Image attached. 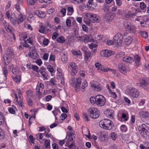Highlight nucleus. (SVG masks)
<instances>
[{
    "instance_id": "5fc2aeb1",
    "label": "nucleus",
    "mask_w": 149,
    "mask_h": 149,
    "mask_svg": "<svg viewBox=\"0 0 149 149\" xmlns=\"http://www.w3.org/2000/svg\"><path fill=\"white\" fill-rule=\"evenodd\" d=\"M19 70V68L17 67H14L12 70V72L13 74H16L18 72Z\"/></svg>"
},
{
    "instance_id": "1a4fd4ad",
    "label": "nucleus",
    "mask_w": 149,
    "mask_h": 149,
    "mask_svg": "<svg viewBox=\"0 0 149 149\" xmlns=\"http://www.w3.org/2000/svg\"><path fill=\"white\" fill-rule=\"evenodd\" d=\"M68 70L71 71V74L72 76H74L77 73V67L76 64L74 62L70 63L68 66Z\"/></svg>"
},
{
    "instance_id": "dca6fc26",
    "label": "nucleus",
    "mask_w": 149,
    "mask_h": 149,
    "mask_svg": "<svg viewBox=\"0 0 149 149\" xmlns=\"http://www.w3.org/2000/svg\"><path fill=\"white\" fill-rule=\"evenodd\" d=\"M118 68L121 73L125 75L127 74V71L124 64L122 63H119L118 65Z\"/></svg>"
},
{
    "instance_id": "6ab92c4d",
    "label": "nucleus",
    "mask_w": 149,
    "mask_h": 149,
    "mask_svg": "<svg viewBox=\"0 0 149 149\" xmlns=\"http://www.w3.org/2000/svg\"><path fill=\"white\" fill-rule=\"evenodd\" d=\"M134 61L136 65L137 66H139L141 65V58L138 55H135L134 56Z\"/></svg>"
},
{
    "instance_id": "7c9ffc66",
    "label": "nucleus",
    "mask_w": 149,
    "mask_h": 149,
    "mask_svg": "<svg viewBox=\"0 0 149 149\" xmlns=\"http://www.w3.org/2000/svg\"><path fill=\"white\" fill-rule=\"evenodd\" d=\"M5 120V118L4 117L2 113L0 112V126L3 124Z\"/></svg>"
},
{
    "instance_id": "774afa93",
    "label": "nucleus",
    "mask_w": 149,
    "mask_h": 149,
    "mask_svg": "<svg viewBox=\"0 0 149 149\" xmlns=\"http://www.w3.org/2000/svg\"><path fill=\"white\" fill-rule=\"evenodd\" d=\"M146 5L143 2H141L140 3V7L142 10H144L146 8Z\"/></svg>"
},
{
    "instance_id": "e433bc0d",
    "label": "nucleus",
    "mask_w": 149,
    "mask_h": 149,
    "mask_svg": "<svg viewBox=\"0 0 149 149\" xmlns=\"http://www.w3.org/2000/svg\"><path fill=\"white\" fill-rule=\"evenodd\" d=\"M121 117V118L123 119L124 121H127L128 118V115L127 113H122Z\"/></svg>"
},
{
    "instance_id": "4be33fe9",
    "label": "nucleus",
    "mask_w": 149,
    "mask_h": 149,
    "mask_svg": "<svg viewBox=\"0 0 149 149\" xmlns=\"http://www.w3.org/2000/svg\"><path fill=\"white\" fill-rule=\"evenodd\" d=\"M17 18L15 14H12L11 15L10 20L13 24L14 25H16V21Z\"/></svg>"
},
{
    "instance_id": "a18cd8bd",
    "label": "nucleus",
    "mask_w": 149,
    "mask_h": 149,
    "mask_svg": "<svg viewBox=\"0 0 149 149\" xmlns=\"http://www.w3.org/2000/svg\"><path fill=\"white\" fill-rule=\"evenodd\" d=\"M39 31L42 33H45L44 26L43 25L40 26L39 29Z\"/></svg>"
},
{
    "instance_id": "cd10ccee",
    "label": "nucleus",
    "mask_w": 149,
    "mask_h": 149,
    "mask_svg": "<svg viewBox=\"0 0 149 149\" xmlns=\"http://www.w3.org/2000/svg\"><path fill=\"white\" fill-rule=\"evenodd\" d=\"M140 116L141 118H146L149 117V113L146 111H142L140 112Z\"/></svg>"
},
{
    "instance_id": "8fccbe9b",
    "label": "nucleus",
    "mask_w": 149,
    "mask_h": 149,
    "mask_svg": "<svg viewBox=\"0 0 149 149\" xmlns=\"http://www.w3.org/2000/svg\"><path fill=\"white\" fill-rule=\"evenodd\" d=\"M44 135V134L41 133H38L36 134L37 139H42Z\"/></svg>"
},
{
    "instance_id": "423d86ee",
    "label": "nucleus",
    "mask_w": 149,
    "mask_h": 149,
    "mask_svg": "<svg viewBox=\"0 0 149 149\" xmlns=\"http://www.w3.org/2000/svg\"><path fill=\"white\" fill-rule=\"evenodd\" d=\"M14 56V52L13 49H8L7 51V53L3 56V62L5 65H7L9 63L10 59L12 58Z\"/></svg>"
},
{
    "instance_id": "f8f14e48",
    "label": "nucleus",
    "mask_w": 149,
    "mask_h": 149,
    "mask_svg": "<svg viewBox=\"0 0 149 149\" xmlns=\"http://www.w3.org/2000/svg\"><path fill=\"white\" fill-rule=\"evenodd\" d=\"M96 99V104L99 106H103L106 103L105 98L101 95H97Z\"/></svg>"
},
{
    "instance_id": "3c124183",
    "label": "nucleus",
    "mask_w": 149,
    "mask_h": 149,
    "mask_svg": "<svg viewBox=\"0 0 149 149\" xmlns=\"http://www.w3.org/2000/svg\"><path fill=\"white\" fill-rule=\"evenodd\" d=\"M16 107L14 105L12 106V107L10 108L8 111L10 113H12L14 114L15 113V109Z\"/></svg>"
},
{
    "instance_id": "09e8293b",
    "label": "nucleus",
    "mask_w": 149,
    "mask_h": 149,
    "mask_svg": "<svg viewBox=\"0 0 149 149\" xmlns=\"http://www.w3.org/2000/svg\"><path fill=\"white\" fill-rule=\"evenodd\" d=\"M24 42V43H29L31 45H33V40L32 38H29Z\"/></svg>"
},
{
    "instance_id": "a19ab883",
    "label": "nucleus",
    "mask_w": 149,
    "mask_h": 149,
    "mask_svg": "<svg viewBox=\"0 0 149 149\" xmlns=\"http://www.w3.org/2000/svg\"><path fill=\"white\" fill-rule=\"evenodd\" d=\"M2 71L3 74L4 75L5 77L6 78V76L8 73L7 68L6 67H3L2 68Z\"/></svg>"
},
{
    "instance_id": "b1692460",
    "label": "nucleus",
    "mask_w": 149,
    "mask_h": 149,
    "mask_svg": "<svg viewBox=\"0 0 149 149\" xmlns=\"http://www.w3.org/2000/svg\"><path fill=\"white\" fill-rule=\"evenodd\" d=\"M82 132L83 134L86 136L87 137L89 138L90 136V133L89 130L86 127H84L83 128Z\"/></svg>"
},
{
    "instance_id": "e2e57ef3",
    "label": "nucleus",
    "mask_w": 149,
    "mask_h": 149,
    "mask_svg": "<svg viewBox=\"0 0 149 149\" xmlns=\"http://www.w3.org/2000/svg\"><path fill=\"white\" fill-rule=\"evenodd\" d=\"M120 129L122 132H125L127 130V127L125 125H122L120 127Z\"/></svg>"
},
{
    "instance_id": "bb28decb",
    "label": "nucleus",
    "mask_w": 149,
    "mask_h": 149,
    "mask_svg": "<svg viewBox=\"0 0 149 149\" xmlns=\"http://www.w3.org/2000/svg\"><path fill=\"white\" fill-rule=\"evenodd\" d=\"M45 69L44 67L41 68L39 70L40 73L42 75L43 77L45 78H47V74L45 72Z\"/></svg>"
},
{
    "instance_id": "4468645a",
    "label": "nucleus",
    "mask_w": 149,
    "mask_h": 149,
    "mask_svg": "<svg viewBox=\"0 0 149 149\" xmlns=\"http://www.w3.org/2000/svg\"><path fill=\"white\" fill-rule=\"evenodd\" d=\"M92 89L94 91H100L101 90V87L100 84L96 81L93 82L91 85Z\"/></svg>"
},
{
    "instance_id": "49530a36",
    "label": "nucleus",
    "mask_w": 149,
    "mask_h": 149,
    "mask_svg": "<svg viewBox=\"0 0 149 149\" xmlns=\"http://www.w3.org/2000/svg\"><path fill=\"white\" fill-rule=\"evenodd\" d=\"M56 41L58 42L62 43L65 42V38L63 37H61L58 38Z\"/></svg>"
},
{
    "instance_id": "c9c22d12",
    "label": "nucleus",
    "mask_w": 149,
    "mask_h": 149,
    "mask_svg": "<svg viewBox=\"0 0 149 149\" xmlns=\"http://www.w3.org/2000/svg\"><path fill=\"white\" fill-rule=\"evenodd\" d=\"M50 140L46 139L45 140L44 145L46 148L47 149L50 148Z\"/></svg>"
},
{
    "instance_id": "0eeeda50",
    "label": "nucleus",
    "mask_w": 149,
    "mask_h": 149,
    "mask_svg": "<svg viewBox=\"0 0 149 149\" xmlns=\"http://www.w3.org/2000/svg\"><path fill=\"white\" fill-rule=\"evenodd\" d=\"M84 14V15H85V18L89 20L91 22L97 23L100 21L99 17L96 14L85 13Z\"/></svg>"
},
{
    "instance_id": "2eb2a0df",
    "label": "nucleus",
    "mask_w": 149,
    "mask_h": 149,
    "mask_svg": "<svg viewBox=\"0 0 149 149\" xmlns=\"http://www.w3.org/2000/svg\"><path fill=\"white\" fill-rule=\"evenodd\" d=\"M95 66L98 70H100L101 71L104 72H107L108 71L109 68H106L103 65H102L100 63H95Z\"/></svg>"
},
{
    "instance_id": "603ef678",
    "label": "nucleus",
    "mask_w": 149,
    "mask_h": 149,
    "mask_svg": "<svg viewBox=\"0 0 149 149\" xmlns=\"http://www.w3.org/2000/svg\"><path fill=\"white\" fill-rule=\"evenodd\" d=\"M47 69L51 73H54L55 72L53 67L51 65H48L47 67Z\"/></svg>"
},
{
    "instance_id": "20e7f679",
    "label": "nucleus",
    "mask_w": 149,
    "mask_h": 149,
    "mask_svg": "<svg viewBox=\"0 0 149 149\" xmlns=\"http://www.w3.org/2000/svg\"><path fill=\"white\" fill-rule=\"evenodd\" d=\"M81 81V79L80 78H76L72 77L70 81V82L71 85L75 88L76 91L77 92L80 89Z\"/></svg>"
},
{
    "instance_id": "6e6552de",
    "label": "nucleus",
    "mask_w": 149,
    "mask_h": 149,
    "mask_svg": "<svg viewBox=\"0 0 149 149\" xmlns=\"http://www.w3.org/2000/svg\"><path fill=\"white\" fill-rule=\"evenodd\" d=\"M128 94L133 98H137L139 95V92L136 88L130 87L126 89Z\"/></svg>"
},
{
    "instance_id": "2f4dec72",
    "label": "nucleus",
    "mask_w": 149,
    "mask_h": 149,
    "mask_svg": "<svg viewBox=\"0 0 149 149\" xmlns=\"http://www.w3.org/2000/svg\"><path fill=\"white\" fill-rule=\"evenodd\" d=\"M89 47L93 50H95L97 49V44L93 43H91L88 44Z\"/></svg>"
},
{
    "instance_id": "f3484780",
    "label": "nucleus",
    "mask_w": 149,
    "mask_h": 149,
    "mask_svg": "<svg viewBox=\"0 0 149 149\" xmlns=\"http://www.w3.org/2000/svg\"><path fill=\"white\" fill-rule=\"evenodd\" d=\"M30 56L33 59H36L37 58L38 55L35 49H31L29 54Z\"/></svg>"
},
{
    "instance_id": "58836bf2",
    "label": "nucleus",
    "mask_w": 149,
    "mask_h": 149,
    "mask_svg": "<svg viewBox=\"0 0 149 149\" xmlns=\"http://www.w3.org/2000/svg\"><path fill=\"white\" fill-rule=\"evenodd\" d=\"M7 30L10 33H11L12 34H13V39H14V40H16V38H15V36L14 33V31H15V30L13 29H10L9 27H8L7 28Z\"/></svg>"
},
{
    "instance_id": "052dcab7",
    "label": "nucleus",
    "mask_w": 149,
    "mask_h": 149,
    "mask_svg": "<svg viewBox=\"0 0 149 149\" xmlns=\"http://www.w3.org/2000/svg\"><path fill=\"white\" fill-rule=\"evenodd\" d=\"M27 101L30 107L32 106L33 105V103L32 100H31V99L30 98H28L27 99Z\"/></svg>"
},
{
    "instance_id": "39448f33",
    "label": "nucleus",
    "mask_w": 149,
    "mask_h": 149,
    "mask_svg": "<svg viewBox=\"0 0 149 149\" xmlns=\"http://www.w3.org/2000/svg\"><path fill=\"white\" fill-rule=\"evenodd\" d=\"M88 112L90 117L92 118H98L100 115L99 111L95 107L90 108L88 109Z\"/></svg>"
},
{
    "instance_id": "4d7b16f0",
    "label": "nucleus",
    "mask_w": 149,
    "mask_h": 149,
    "mask_svg": "<svg viewBox=\"0 0 149 149\" xmlns=\"http://www.w3.org/2000/svg\"><path fill=\"white\" fill-rule=\"evenodd\" d=\"M72 52L73 55H79L81 54V53L80 51H76L73 50L72 51Z\"/></svg>"
},
{
    "instance_id": "bf43d9fd",
    "label": "nucleus",
    "mask_w": 149,
    "mask_h": 149,
    "mask_svg": "<svg viewBox=\"0 0 149 149\" xmlns=\"http://www.w3.org/2000/svg\"><path fill=\"white\" fill-rule=\"evenodd\" d=\"M49 54L47 53H45L42 57L43 59L45 61H47V59L49 57Z\"/></svg>"
},
{
    "instance_id": "79ce46f5",
    "label": "nucleus",
    "mask_w": 149,
    "mask_h": 149,
    "mask_svg": "<svg viewBox=\"0 0 149 149\" xmlns=\"http://www.w3.org/2000/svg\"><path fill=\"white\" fill-rule=\"evenodd\" d=\"M61 60L63 63H65L68 61V57L67 55L63 54L61 58Z\"/></svg>"
},
{
    "instance_id": "69168bd1",
    "label": "nucleus",
    "mask_w": 149,
    "mask_h": 149,
    "mask_svg": "<svg viewBox=\"0 0 149 149\" xmlns=\"http://www.w3.org/2000/svg\"><path fill=\"white\" fill-rule=\"evenodd\" d=\"M66 11V9L65 8H62L61 10V13L63 14V16H64L65 15Z\"/></svg>"
},
{
    "instance_id": "680f3d73",
    "label": "nucleus",
    "mask_w": 149,
    "mask_h": 149,
    "mask_svg": "<svg viewBox=\"0 0 149 149\" xmlns=\"http://www.w3.org/2000/svg\"><path fill=\"white\" fill-rule=\"evenodd\" d=\"M55 59V55L53 54H51L49 58V61H54Z\"/></svg>"
},
{
    "instance_id": "338daca9",
    "label": "nucleus",
    "mask_w": 149,
    "mask_h": 149,
    "mask_svg": "<svg viewBox=\"0 0 149 149\" xmlns=\"http://www.w3.org/2000/svg\"><path fill=\"white\" fill-rule=\"evenodd\" d=\"M31 67L36 72H38L39 68L37 66L35 65H32Z\"/></svg>"
},
{
    "instance_id": "f03ea898",
    "label": "nucleus",
    "mask_w": 149,
    "mask_h": 149,
    "mask_svg": "<svg viewBox=\"0 0 149 149\" xmlns=\"http://www.w3.org/2000/svg\"><path fill=\"white\" fill-rule=\"evenodd\" d=\"M147 126L144 124H142L138 127L139 133L146 139H149V131L147 130Z\"/></svg>"
},
{
    "instance_id": "c03bdc74",
    "label": "nucleus",
    "mask_w": 149,
    "mask_h": 149,
    "mask_svg": "<svg viewBox=\"0 0 149 149\" xmlns=\"http://www.w3.org/2000/svg\"><path fill=\"white\" fill-rule=\"evenodd\" d=\"M26 95L28 98L31 97L32 95V91L31 90H29L26 92Z\"/></svg>"
},
{
    "instance_id": "6e6d98bb",
    "label": "nucleus",
    "mask_w": 149,
    "mask_h": 149,
    "mask_svg": "<svg viewBox=\"0 0 149 149\" xmlns=\"http://www.w3.org/2000/svg\"><path fill=\"white\" fill-rule=\"evenodd\" d=\"M37 0H27V3L31 5H34V3L37 1Z\"/></svg>"
},
{
    "instance_id": "9d476101",
    "label": "nucleus",
    "mask_w": 149,
    "mask_h": 149,
    "mask_svg": "<svg viewBox=\"0 0 149 149\" xmlns=\"http://www.w3.org/2000/svg\"><path fill=\"white\" fill-rule=\"evenodd\" d=\"M123 40V36L120 33H117L113 37L114 43L119 46L122 44Z\"/></svg>"
},
{
    "instance_id": "f704fd0d",
    "label": "nucleus",
    "mask_w": 149,
    "mask_h": 149,
    "mask_svg": "<svg viewBox=\"0 0 149 149\" xmlns=\"http://www.w3.org/2000/svg\"><path fill=\"white\" fill-rule=\"evenodd\" d=\"M93 55V54L90 52H87L85 54V58L86 60H88L90 58L92 57Z\"/></svg>"
},
{
    "instance_id": "7ed1b4c3",
    "label": "nucleus",
    "mask_w": 149,
    "mask_h": 149,
    "mask_svg": "<svg viewBox=\"0 0 149 149\" xmlns=\"http://www.w3.org/2000/svg\"><path fill=\"white\" fill-rule=\"evenodd\" d=\"M99 125L101 127L107 130L112 129L113 126V123L112 121L107 119L101 120L99 122Z\"/></svg>"
},
{
    "instance_id": "ddd939ff",
    "label": "nucleus",
    "mask_w": 149,
    "mask_h": 149,
    "mask_svg": "<svg viewBox=\"0 0 149 149\" xmlns=\"http://www.w3.org/2000/svg\"><path fill=\"white\" fill-rule=\"evenodd\" d=\"M114 54V51L107 49L102 50L100 52V56L102 57H109L110 56L113 55Z\"/></svg>"
},
{
    "instance_id": "412c9836",
    "label": "nucleus",
    "mask_w": 149,
    "mask_h": 149,
    "mask_svg": "<svg viewBox=\"0 0 149 149\" xmlns=\"http://www.w3.org/2000/svg\"><path fill=\"white\" fill-rule=\"evenodd\" d=\"M34 14L40 18H44L46 16V14L44 12L39 10H36L35 11Z\"/></svg>"
},
{
    "instance_id": "a878e982",
    "label": "nucleus",
    "mask_w": 149,
    "mask_h": 149,
    "mask_svg": "<svg viewBox=\"0 0 149 149\" xmlns=\"http://www.w3.org/2000/svg\"><path fill=\"white\" fill-rule=\"evenodd\" d=\"M13 97L15 98V99H14L15 101L16 102H18V104L21 107L23 106L24 103L22 100H20L18 102V97L16 93H14Z\"/></svg>"
},
{
    "instance_id": "0e129e2a",
    "label": "nucleus",
    "mask_w": 149,
    "mask_h": 149,
    "mask_svg": "<svg viewBox=\"0 0 149 149\" xmlns=\"http://www.w3.org/2000/svg\"><path fill=\"white\" fill-rule=\"evenodd\" d=\"M24 26L25 28H27L28 29H30V30L32 29L31 25L27 24L26 22L24 23Z\"/></svg>"
},
{
    "instance_id": "c756f323",
    "label": "nucleus",
    "mask_w": 149,
    "mask_h": 149,
    "mask_svg": "<svg viewBox=\"0 0 149 149\" xmlns=\"http://www.w3.org/2000/svg\"><path fill=\"white\" fill-rule=\"evenodd\" d=\"M88 83L86 81H84L82 84L81 86V90L82 92H84L85 89L88 86Z\"/></svg>"
},
{
    "instance_id": "9b49d317",
    "label": "nucleus",
    "mask_w": 149,
    "mask_h": 149,
    "mask_svg": "<svg viewBox=\"0 0 149 149\" xmlns=\"http://www.w3.org/2000/svg\"><path fill=\"white\" fill-rule=\"evenodd\" d=\"M124 27L126 31L129 33H134L136 31V28L135 26L130 23L125 24Z\"/></svg>"
},
{
    "instance_id": "5701e85b",
    "label": "nucleus",
    "mask_w": 149,
    "mask_h": 149,
    "mask_svg": "<svg viewBox=\"0 0 149 149\" xmlns=\"http://www.w3.org/2000/svg\"><path fill=\"white\" fill-rule=\"evenodd\" d=\"M139 10H137V9H136L135 13H132L130 11L127 13L125 14V17L126 18H129L131 16L136 15V13L138 12H140Z\"/></svg>"
},
{
    "instance_id": "c85d7f7f",
    "label": "nucleus",
    "mask_w": 149,
    "mask_h": 149,
    "mask_svg": "<svg viewBox=\"0 0 149 149\" xmlns=\"http://www.w3.org/2000/svg\"><path fill=\"white\" fill-rule=\"evenodd\" d=\"M139 83H137L136 85L137 86L140 87H143V86H146L148 84L144 80H141L140 81Z\"/></svg>"
},
{
    "instance_id": "72a5a7b5",
    "label": "nucleus",
    "mask_w": 149,
    "mask_h": 149,
    "mask_svg": "<svg viewBox=\"0 0 149 149\" xmlns=\"http://www.w3.org/2000/svg\"><path fill=\"white\" fill-rule=\"evenodd\" d=\"M68 13V15H71L74 12V9L73 7H68L67 8Z\"/></svg>"
},
{
    "instance_id": "de8ad7c7",
    "label": "nucleus",
    "mask_w": 149,
    "mask_h": 149,
    "mask_svg": "<svg viewBox=\"0 0 149 149\" xmlns=\"http://www.w3.org/2000/svg\"><path fill=\"white\" fill-rule=\"evenodd\" d=\"M104 20L106 21H109L111 20V16L109 14H106L104 17Z\"/></svg>"
},
{
    "instance_id": "f257e3e1",
    "label": "nucleus",
    "mask_w": 149,
    "mask_h": 149,
    "mask_svg": "<svg viewBox=\"0 0 149 149\" xmlns=\"http://www.w3.org/2000/svg\"><path fill=\"white\" fill-rule=\"evenodd\" d=\"M66 133V136L65 139L66 143V145L70 149H73V147L74 146L75 141L74 132H67Z\"/></svg>"
},
{
    "instance_id": "ea45409f",
    "label": "nucleus",
    "mask_w": 149,
    "mask_h": 149,
    "mask_svg": "<svg viewBox=\"0 0 149 149\" xmlns=\"http://www.w3.org/2000/svg\"><path fill=\"white\" fill-rule=\"evenodd\" d=\"M132 40V38L130 36H128L125 39V42L128 44H130Z\"/></svg>"
},
{
    "instance_id": "13d9d810",
    "label": "nucleus",
    "mask_w": 149,
    "mask_h": 149,
    "mask_svg": "<svg viewBox=\"0 0 149 149\" xmlns=\"http://www.w3.org/2000/svg\"><path fill=\"white\" fill-rule=\"evenodd\" d=\"M5 137L4 133L2 130H0V139H3Z\"/></svg>"
},
{
    "instance_id": "4c0bfd02",
    "label": "nucleus",
    "mask_w": 149,
    "mask_h": 149,
    "mask_svg": "<svg viewBox=\"0 0 149 149\" xmlns=\"http://www.w3.org/2000/svg\"><path fill=\"white\" fill-rule=\"evenodd\" d=\"M13 80L16 83H19L20 81L21 78L19 76H16L15 77H12Z\"/></svg>"
},
{
    "instance_id": "a211bd4d",
    "label": "nucleus",
    "mask_w": 149,
    "mask_h": 149,
    "mask_svg": "<svg viewBox=\"0 0 149 149\" xmlns=\"http://www.w3.org/2000/svg\"><path fill=\"white\" fill-rule=\"evenodd\" d=\"M83 42H92L93 40L91 35H84L83 36Z\"/></svg>"
},
{
    "instance_id": "473e14b6",
    "label": "nucleus",
    "mask_w": 149,
    "mask_h": 149,
    "mask_svg": "<svg viewBox=\"0 0 149 149\" xmlns=\"http://www.w3.org/2000/svg\"><path fill=\"white\" fill-rule=\"evenodd\" d=\"M139 33L143 38H146L148 37V33L146 31H141L139 32Z\"/></svg>"
},
{
    "instance_id": "393cba45",
    "label": "nucleus",
    "mask_w": 149,
    "mask_h": 149,
    "mask_svg": "<svg viewBox=\"0 0 149 149\" xmlns=\"http://www.w3.org/2000/svg\"><path fill=\"white\" fill-rule=\"evenodd\" d=\"M123 61L125 62L132 63L134 61V60L132 57L126 56L123 58Z\"/></svg>"
},
{
    "instance_id": "37998d69",
    "label": "nucleus",
    "mask_w": 149,
    "mask_h": 149,
    "mask_svg": "<svg viewBox=\"0 0 149 149\" xmlns=\"http://www.w3.org/2000/svg\"><path fill=\"white\" fill-rule=\"evenodd\" d=\"M111 138L113 140H115L117 137V134L115 132H113L110 134Z\"/></svg>"
},
{
    "instance_id": "aec40b11",
    "label": "nucleus",
    "mask_w": 149,
    "mask_h": 149,
    "mask_svg": "<svg viewBox=\"0 0 149 149\" xmlns=\"http://www.w3.org/2000/svg\"><path fill=\"white\" fill-rule=\"evenodd\" d=\"M26 18L25 15L22 14H19L18 17L17 18L16 25H18L20 23L22 22Z\"/></svg>"
},
{
    "instance_id": "864d4df0",
    "label": "nucleus",
    "mask_w": 149,
    "mask_h": 149,
    "mask_svg": "<svg viewBox=\"0 0 149 149\" xmlns=\"http://www.w3.org/2000/svg\"><path fill=\"white\" fill-rule=\"evenodd\" d=\"M90 101L92 104H96V96L95 97H91L90 98Z\"/></svg>"
}]
</instances>
